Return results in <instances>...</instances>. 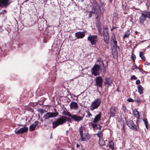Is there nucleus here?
<instances>
[{"instance_id":"obj_1","label":"nucleus","mask_w":150,"mask_h":150,"mask_svg":"<svg viewBox=\"0 0 150 150\" xmlns=\"http://www.w3.org/2000/svg\"><path fill=\"white\" fill-rule=\"evenodd\" d=\"M67 120V117H66L64 116H62L53 123L52 127L53 128H55L59 125H61L65 123Z\"/></svg>"},{"instance_id":"obj_2","label":"nucleus","mask_w":150,"mask_h":150,"mask_svg":"<svg viewBox=\"0 0 150 150\" xmlns=\"http://www.w3.org/2000/svg\"><path fill=\"white\" fill-rule=\"evenodd\" d=\"M101 100L100 98H97L94 100L91 103L90 110H91L97 109L101 103Z\"/></svg>"},{"instance_id":"obj_3","label":"nucleus","mask_w":150,"mask_h":150,"mask_svg":"<svg viewBox=\"0 0 150 150\" xmlns=\"http://www.w3.org/2000/svg\"><path fill=\"white\" fill-rule=\"evenodd\" d=\"M100 67L98 64H95L91 69L92 74L95 76L99 75L100 73Z\"/></svg>"},{"instance_id":"obj_4","label":"nucleus","mask_w":150,"mask_h":150,"mask_svg":"<svg viewBox=\"0 0 150 150\" xmlns=\"http://www.w3.org/2000/svg\"><path fill=\"white\" fill-rule=\"evenodd\" d=\"M88 40L91 45H95L98 41L97 36L96 35H90L88 37Z\"/></svg>"},{"instance_id":"obj_5","label":"nucleus","mask_w":150,"mask_h":150,"mask_svg":"<svg viewBox=\"0 0 150 150\" xmlns=\"http://www.w3.org/2000/svg\"><path fill=\"white\" fill-rule=\"evenodd\" d=\"M59 115L58 112H48L43 117L44 120L48 119L50 118L54 117H57Z\"/></svg>"},{"instance_id":"obj_6","label":"nucleus","mask_w":150,"mask_h":150,"mask_svg":"<svg viewBox=\"0 0 150 150\" xmlns=\"http://www.w3.org/2000/svg\"><path fill=\"white\" fill-rule=\"evenodd\" d=\"M92 6L94 11V13L98 14L100 13V10L99 5L96 1H93Z\"/></svg>"},{"instance_id":"obj_7","label":"nucleus","mask_w":150,"mask_h":150,"mask_svg":"<svg viewBox=\"0 0 150 150\" xmlns=\"http://www.w3.org/2000/svg\"><path fill=\"white\" fill-rule=\"evenodd\" d=\"M127 125L130 128L133 129L135 131H137V129L135 125L133 123L132 121L130 119H128L126 121Z\"/></svg>"},{"instance_id":"obj_8","label":"nucleus","mask_w":150,"mask_h":150,"mask_svg":"<svg viewBox=\"0 0 150 150\" xmlns=\"http://www.w3.org/2000/svg\"><path fill=\"white\" fill-rule=\"evenodd\" d=\"M103 32L104 40L106 44H108V43L109 36L108 33L107 29L106 28L104 29Z\"/></svg>"},{"instance_id":"obj_9","label":"nucleus","mask_w":150,"mask_h":150,"mask_svg":"<svg viewBox=\"0 0 150 150\" xmlns=\"http://www.w3.org/2000/svg\"><path fill=\"white\" fill-rule=\"evenodd\" d=\"M117 108L116 107L112 106L109 109V117H115L117 112Z\"/></svg>"},{"instance_id":"obj_10","label":"nucleus","mask_w":150,"mask_h":150,"mask_svg":"<svg viewBox=\"0 0 150 150\" xmlns=\"http://www.w3.org/2000/svg\"><path fill=\"white\" fill-rule=\"evenodd\" d=\"M11 0H0V7H6L10 3Z\"/></svg>"},{"instance_id":"obj_11","label":"nucleus","mask_w":150,"mask_h":150,"mask_svg":"<svg viewBox=\"0 0 150 150\" xmlns=\"http://www.w3.org/2000/svg\"><path fill=\"white\" fill-rule=\"evenodd\" d=\"M28 130V128L27 127H23L20 128L17 131L16 130L15 131L16 134H23L24 133L27 132Z\"/></svg>"},{"instance_id":"obj_12","label":"nucleus","mask_w":150,"mask_h":150,"mask_svg":"<svg viewBox=\"0 0 150 150\" xmlns=\"http://www.w3.org/2000/svg\"><path fill=\"white\" fill-rule=\"evenodd\" d=\"M96 84L99 87H102L103 82L102 78L100 76H97L96 78Z\"/></svg>"},{"instance_id":"obj_13","label":"nucleus","mask_w":150,"mask_h":150,"mask_svg":"<svg viewBox=\"0 0 150 150\" xmlns=\"http://www.w3.org/2000/svg\"><path fill=\"white\" fill-rule=\"evenodd\" d=\"M71 118L75 121L79 122L82 120L83 117L79 115H72Z\"/></svg>"},{"instance_id":"obj_14","label":"nucleus","mask_w":150,"mask_h":150,"mask_svg":"<svg viewBox=\"0 0 150 150\" xmlns=\"http://www.w3.org/2000/svg\"><path fill=\"white\" fill-rule=\"evenodd\" d=\"M80 137L81 140L83 141L87 140L90 138L89 135L86 133H84L83 135L80 136Z\"/></svg>"},{"instance_id":"obj_15","label":"nucleus","mask_w":150,"mask_h":150,"mask_svg":"<svg viewBox=\"0 0 150 150\" xmlns=\"http://www.w3.org/2000/svg\"><path fill=\"white\" fill-rule=\"evenodd\" d=\"M85 35V33L83 32H79L75 33V36L77 38H82Z\"/></svg>"},{"instance_id":"obj_16","label":"nucleus","mask_w":150,"mask_h":150,"mask_svg":"<svg viewBox=\"0 0 150 150\" xmlns=\"http://www.w3.org/2000/svg\"><path fill=\"white\" fill-rule=\"evenodd\" d=\"M39 122L38 121H35L33 124L31 125L29 127V130L31 131H33L35 129L36 127L38 125Z\"/></svg>"},{"instance_id":"obj_17","label":"nucleus","mask_w":150,"mask_h":150,"mask_svg":"<svg viewBox=\"0 0 150 150\" xmlns=\"http://www.w3.org/2000/svg\"><path fill=\"white\" fill-rule=\"evenodd\" d=\"M70 108L72 109L76 110L77 109L78 105L75 102H71L70 104Z\"/></svg>"},{"instance_id":"obj_18","label":"nucleus","mask_w":150,"mask_h":150,"mask_svg":"<svg viewBox=\"0 0 150 150\" xmlns=\"http://www.w3.org/2000/svg\"><path fill=\"white\" fill-rule=\"evenodd\" d=\"M101 113L100 112L98 115H97L95 117L94 120H93V122L96 123L98 121H99L101 119Z\"/></svg>"},{"instance_id":"obj_19","label":"nucleus","mask_w":150,"mask_h":150,"mask_svg":"<svg viewBox=\"0 0 150 150\" xmlns=\"http://www.w3.org/2000/svg\"><path fill=\"white\" fill-rule=\"evenodd\" d=\"M104 83L105 84L110 86L112 83V80L109 78H107L105 79Z\"/></svg>"},{"instance_id":"obj_20","label":"nucleus","mask_w":150,"mask_h":150,"mask_svg":"<svg viewBox=\"0 0 150 150\" xmlns=\"http://www.w3.org/2000/svg\"><path fill=\"white\" fill-rule=\"evenodd\" d=\"M146 19V17L145 16V15H144L143 13H142L141 15L139 18L140 22L143 23L145 21Z\"/></svg>"},{"instance_id":"obj_21","label":"nucleus","mask_w":150,"mask_h":150,"mask_svg":"<svg viewBox=\"0 0 150 150\" xmlns=\"http://www.w3.org/2000/svg\"><path fill=\"white\" fill-rule=\"evenodd\" d=\"M133 113L134 115L138 119L139 117V113L138 111L136 110H134L133 111Z\"/></svg>"},{"instance_id":"obj_22","label":"nucleus","mask_w":150,"mask_h":150,"mask_svg":"<svg viewBox=\"0 0 150 150\" xmlns=\"http://www.w3.org/2000/svg\"><path fill=\"white\" fill-rule=\"evenodd\" d=\"M137 88L138 89V92L140 94L143 93V88L141 85H139Z\"/></svg>"},{"instance_id":"obj_23","label":"nucleus","mask_w":150,"mask_h":150,"mask_svg":"<svg viewBox=\"0 0 150 150\" xmlns=\"http://www.w3.org/2000/svg\"><path fill=\"white\" fill-rule=\"evenodd\" d=\"M111 42H112V44L113 45V47H117V42L116 41V39L111 40Z\"/></svg>"},{"instance_id":"obj_24","label":"nucleus","mask_w":150,"mask_h":150,"mask_svg":"<svg viewBox=\"0 0 150 150\" xmlns=\"http://www.w3.org/2000/svg\"><path fill=\"white\" fill-rule=\"evenodd\" d=\"M99 144L101 146L104 145L105 143L104 141L102 138L99 139Z\"/></svg>"},{"instance_id":"obj_25","label":"nucleus","mask_w":150,"mask_h":150,"mask_svg":"<svg viewBox=\"0 0 150 150\" xmlns=\"http://www.w3.org/2000/svg\"><path fill=\"white\" fill-rule=\"evenodd\" d=\"M0 97L1 98V100L2 102H5L7 100L6 97L3 95H0Z\"/></svg>"},{"instance_id":"obj_26","label":"nucleus","mask_w":150,"mask_h":150,"mask_svg":"<svg viewBox=\"0 0 150 150\" xmlns=\"http://www.w3.org/2000/svg\"><path fill=\"white\" fill-rule=\"evenodd\" d=\"M130 35L129 32L128 30H127V31L125 33V34L123 36V38H128L129 36Z\"/></svg>"},{"instance_id":"obj_27","label":"nucleus","mask_w":150,"mask_h":150,"mask_svg":"<svg viewBox=\"0 0 150 150\" xmlns=\"http://www.w3.org/2000/svg\"><path fill=\"white\" fill-rule=\"evenodd\" d=\"M144 15H145V16L146 17H146L148 18H150V12H144V13H143Z\"/></svg>"},{"instance_id":"obj_28","label":"nucleus","mask_w":150,"mask_h":150,"mask_svg":"<svg viewBox=\"0 0 150 150\" xmlns=\"http://www.w3.org/2000/svg\"><path fill=\"white\" fill-rule=\"evenodd\" d=\"M97 135L100 138H102L103 136L102 132L100 131H98Z\"/></svg>"},{"instance_id":"obj_29","label":"nucleus","mask_w":150,"mask_h":150,"mask_svg":"<svg viewBox=\"0 0 150 150\" xmlns=\"http://www.w3.org/2000/svg\"><path fill=\"white\" fill-rule=\"evenodd\" d=\"M38 111L39 113H40L41 114H42L43 113H45L46 112V110H45L43 109L40 108L38 110Z\"/></svg>"},{"instance_id":"obj_30","label":"nucleus","mask_w":150,"mask_h":150,"mask_svg":"<svg viewBox=\"0 0 150 150\" xmlns=\"http://www.w3.org/2000/svg\"><path fill=\"white\" fill-rule=\"evenodd\" d=\"M139 57L143 60H144L145 59V57L144 56L143 53L142 52H140Z\"/></svg>"},{"instance_id":"obj_31","label":"nucleus","mask_w":150,"mask_h":150,"mask_svg":"<svg viewBox=\"0 0 150 150\" xmlns=\"http://www.w3.org/2000/svg\"><path fill=\"white\" fill-rule=\"evenodd\" d=\"M63 114L64 115H67L69 117H71V114L68 112L64 111L63 112Z\"/></svg>"},{"instance_id":"obj_32","label":"nucleus","mask_w":150,"mask_h":150,"mask_svg":"<svg viewBox=\"0 0 150 150\" xmlns=\"http://www.w3.org/2000/svg\"><path fill=\"white\" fill-rule=\"evenodd\" d=\"M97 62L98 63H99V65H101V64H102L103 66V67H104V64H103V62L102 60L101 59H99L97 60Z\"/></svg>"},{"instance_id":"obj_33","label":"nucleus","mask_w":150,"mask_h":150,"mask_svg":"<svg viewBox=\"0 0 150 150\" xmlns=\"http://www.w3.org/2000/svg\"><path fill=\"white\" fill-rule=\"evenodd\" d=\"M109 147L111 149H113L114 148V143L112 141H111L109 142Z\"/></svg>"},{"instance_id":"obj_34","label":"nucleus","mask_w":150,"mask_h":150,"mask_svg":"<svg viewBox=\"0 0 150 150\" xmlns=\"http://www.w3.org/2000/svg\"><path fill=\"white\" fill-rule=\"evenodd\" d=\"M79 130L80 136L83 135V134L82 127H81L79 128Z\"/></svg>"},{"instance_id":"obj_35","label":"nucleus","mask_w":150,"mask_h":150,"mask_svg":"<svg viewBox=\"0 0 150 150\" xmlns=\"http://www.w3.org/2000/svg\"><path fill=\"white\" fill-rule=\"evenodd\" d=\"M86 112L87 114V115L86 116V117H91L92 116V115L90 113V112L89 111H87Z\"/></svg>"},{"instance_id":"obj_36","label":"nucleus","mask_w":150,"mask_h":150,"mask_svg":"<svg viewBox=\"0 0 150 150\" xmlns=\"http://www.w3.org/2000/svg\"><path fill=\"white\" fill-rule=\"evenodd\" d=\"M132 57L133 60L134 61L136 59V57L135 55L134 54H132Z\"/></svg>"},{"instance_id":"obj_37","label":"nucleus","mask_w":150,"mask_h":150,"mask_svg":"<svg viewBox=\"0 0 150 150\" xmlns=\"http://www.w3.org/2000/svg\"><path fill=\"white\" fill-rule=\"evenodd\" d=\"M138 69H139L140 72L142 73L143 74H144V73L146 72L145 71H144L143 69H142L139 68Z\"/></svg>"},{"instance_id":"obj_38","label":"nucleus","mask_w":150,"mask_h":150,"mask_svg":"<svg viewBox=\"0 0 150 150\" xmlns=\"http://www.w3.org/2000/svg\"><path fill=\"white\" fill-rule=\"evenodd\" d=\"M115 39V34H112V37H111V40Z\"/></svg>"},{"instance_id":"obj_39","label":"nucleus","mask_w":150,"mask_h":150,"mask_svg":"<svg viewBox=\"0 0 150 150\" xmlns=\"http://www.w3.org/2000/svg\"><path fill=\"white\" fill-rule=\"evenodd\" d=\"M127 100L129 102H133L134 101V100H133L132 99L129 98V99H127Z\"/></svg>"},{"instance_id":"obj_40","label":"nucleus","mask_w":150,"mask_h":150,"mask_svg":"<svg viewBox=\"0 0 150 150\" xmlns=\"http://www.w3.org/2000/svg\"><path fill=\"white\" fill-rule=\"evenodd\" d=\"M137 79V78L134 75H132L131 77V79H134L136 80Z\"/></svg>"},{"instance_id":"obj_41","label":"nucleus","mask_w":150,"mask_h":150,"mask_svg":"<svg viewBox=\"0 0 150 150\" xmlns=\"http://www.w3.org/2000/svg\"><path fill=\"white\" fill-rule=\"evenodd\" d=\"M143 121L145 125L148 124L147 121L146 119H143Z\"/></svg>"},{"instance_id":"obj_42","label":"nucleus","mask_w":150,"mask_h":150,"mask_svg":"<svg viewBox=\"0 0 150 150\" xmlns=\"http://www.w3.org/2000/svg\"><path fill=\"white\" fill-rule=\"evenodd\" d=\"M140 99L138 98L136 99L135 100V101L137 103H139L140 102Z\"/></svg>"},{"instance_id":"obj_43","label":"nucleus","mask_w":150,"mask_h":150,"mask_svg":"<svg viewBox=\"0 0 150 150\" xmlns=\"http://www.w3.org/2000/svg\"><path fill=\"white\" fill-rule=\"evenodd\" d=\"M98 32L100 34L101 31V29L100 28H98Z\"/></svg>"},{"instance_id":"obj_44","label":"nucleus","mask_w":150,"mask_h":150,"mask_svg":"<svg viewBox=\"0 0 150 150\" xmlns=\"http://www.w3.org/2000/svg\"><path fill=\"white\" fill-rule=\"evenodd\" d=\"M140 83V81L139 80H137L136 81V83L137 84H138Z\"/></svg>"},{"instance_id":"obj_45","label":"nucleus","mask_w":150,"mask_h":150,"mask_svg":"<svg viewBox=\"0 0 150 150\" xmlns=\"http://www.w3.org/2000/svg\"><path fill=\"white\" fill-rule=\"evenodd\" d=\"M103 73H105L106 69H105V68H104V69H103Z\"/></svg>"},{"instance_id":"obj_46","label":"nucleus","mask_w":150,"mask_h":150,"mask_svg":"<svg viewBox=\"0 0 150 150\" xmlns=\"http://www.w3.org/2000/svg\"><path fill=\"white\" fill-rule=\"evenodd\" d=\"M145 125V126H146V128L147 129L148 128V124H146Z\"/></svg>"},{"instance_id":"obj_47","label":"nucleus","mask_w":150,"mask_h":150,"mask_svg":"<svg viewBox=\"0 0 150 150\" xmlns=\"http://www.w3.org/2000/svg\"><path fill=\"white\" fill-rule=\"evenodd\" d=\"M76 147H80V145L79 144H77L76 145Z\"/></svg>"},{"instance_id":"obj_48","label":"nucleus","mask_w":150,"mask_h":150,"mask_svg":"<svg viewBox=\"0 0 150 150\" xmlns=\"http://www.w3.org/2000/svg\"><path fill=\"white\" fill-rule=\"evenodd\" d=\"M138 33V32L137 31H135V33L136 34H137Z\"/></svg>"},{"instance_id":"obj_49","label":"nucleus","mask_w":150,"mask_h":150,"mask_svg":"<svg viewBox=\"0 0 150 150\" xmlns=\"http://www.w3.org/2000/svg\"><path fill=\"white\" fill-rule=\"evenodd\" d=\"M109 1L111 2H112V0H109Z\"/></svg>"},{"instance_id":"obj_50","label":"nucleus","mask_w":150,"mask_h":150,"mask_svg":"<svg viewBox=\"0 0 150 150\" xmlns=\"http://www.w3.org/2000/svg\"><path fill=\"white\" fill-rule=\"evenodd\" d=\"M115 28H114V27H113L111 29V30H112V29H114Z\"/></svg>"},{"instance_id":"obj_51","label":"nucleus","mask_w":150,"mask_h":150,"mask_svg":"<svg viewBox=\"0 0 150 150\" xmlns=\"http://www.w3.org/2000/svg\"><path fill=\"white\" fill-rule=\"evenodd\" d=\"M81 150H85L84 149H82Z\"/></svg>"},{"instance_id":"obj_52","label":"nucleus","mask_w":150,"mask_h":150,"mask_svg":"<svg viewBox=\"0 0 150 150\" xmlns=\"http://www.w3.org/2000/svg\"><path fill=\"white\" fill-rule=\"evenodd\" d=\"M41 121H42V119H41Z\"/></svg>"},{"instance_id":"obj_53","label":"nucleus","mask_w":150,"mask_h":150,"mask_svg":"<svg viewBox=\"0 0 150 150\" xmlns=\"http://www.w3.org/2000/svg\"><path fill=\"white\" fill-rule=\"evenodd\" d=\"M126 150H130V149H128V150L126 149Z\"/></svg>"}]
</instances>
